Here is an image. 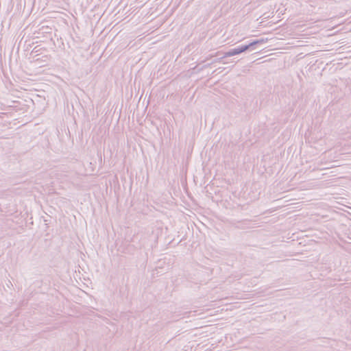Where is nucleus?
<instances>
[{"label": "nucleus", "mask_w": 351, "mask_h": 351, "mask_svg": "<svg viewBox=\"0 0 351 351\" xmlns=\"http://www.w3.org/2000/svg\"><path fill=\"white\" fill-rule=\"evenodd\" d=\"M248 48L247 46H244V47H242L240 49H234L233 51L229 52L228 53V56H234V55H237V54H239L241 52H243L245 51Z\"/></svg>", "instance_id": "1"}]
</instances>
